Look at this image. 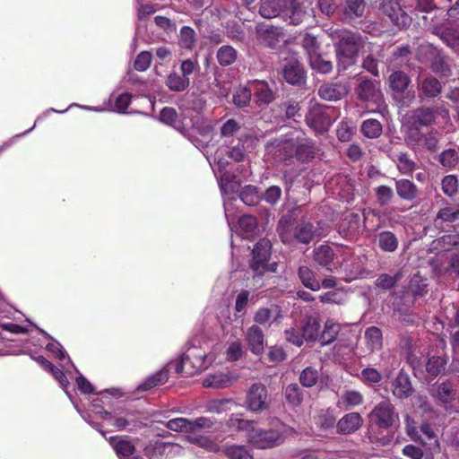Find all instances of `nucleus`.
I'll return each mask as SVG.
<instances>
[{
	"mask_svg": "<svg viewBox=\"0 0 459 459\" xmlns=\"http://www.w3.org/2000/svg\"><path fill=\"white\" fill-rule=\"evenodd\" d=\"M230 427L247 432V442L254 448L270 449L284 443L287 437L294 433V429L280 420H273L269 429L255 428V422L237 417L229 420Z\"/></svg>",
	"mask_w": 459,
	"mask_h": 459,
	"instance_id": "1",
	"label": "nucleus"
},
{
	"mask_svg": "<svg viewBox=\"0 0 459 459\" xmlns=\"http://www.w3.org/2000/svg\"><path fill=\"white\" fill-rule=\"evenodd\" d=\"M325 31L336 46V55L339 61L343 64L344 67L351 65L361 45L360 36L333 26L325 29Z\"/></svg>",
	"mask_w": 459,
	"mask_h": 459,
	"instance_id": "2",
	"label": "nucleus"
},
{
	"mask_svg": "<svg viewBox=\"0 0 459 459\" xmlns=\"http://www.w3.org/2000/svg\"><path fill=\"white\" fill-rule=\"evenodd\" d=\"M278 231L281 241L285 244H307L314 238L313 225L309 222H300L294 226L287 220H281Z\"/></svg>",
	"mask_w": 459,
	"mask_h": 459,
	"instance_id": "3",
	"label": "nucleus"
},
{
	"mask_svg": "<svg viewBox=\"0 0 459 459\" xmlns=\"http://www.w3.org/2000/svg\"><path fill=\"white\" fill-rule=\"evenodd\" d=\"M206 357V352L200 348L189 347L182 356L180 362L176 364L175 370L178 374L186 373V375L201 372L209 366Z\"/></svg>",
	"mask_w": 459,
	"mask_h": 459,
	"instance_id": "4",
	"label": "nucleus"
},
{
	"mask_svg": "<svg viewBox=\"0 0 459 459\" xmlns=\"http://www.w3.org/2000/svg\"><path fill=\"white\" fill-rule=\"evenodd\" d=\"M328 108H324L318 104H311L309 111L306 116L307 126L317 134H324L328 131L333 120L328 114Z\"/></svg>",
	"mask_w": 459,
	"mask_h": 459,
	"instance_id": "5",
	"label": "nucleus"
},
{
	"mask_svg": "<svg viewBox=\"0 0 459 459\" xmlns=\"http://www.w3.org/2000/svg\"><path fill=\"white\" fill-rule=\"evenodd\" d=\"M369 419L377 427L383 429L390 428L399 420L394 406L386 401H383L375 406L369 414Z\"/></svg>",
	"mask_w": 459,
	"mask_h": 459,
	"instance_id": "6",
	"label": "nucleus"
},
{
	"mask_svg": "<svg viewBox=\"0 0 459 459\" xmlns=\"http://www.w3.org/2000/svg\"><path fill=\"white\" fill-rule=\"evenodd\" d=\"M144 455L150 459L169 458L179 455L182 447L175 443L161 441L150 442L144 447Z\"/></svg>",
	"mask_w": 459,
	"mask_h": 459,
	"instance_id": "7",
	"label": "nucleus"
},
{
	"mask_svg": "<svg viewBox=\"0 0 459 459\" xmlns=\"http://www.w3.org/2000/svg\"><path fill=\"white\" fill-rule=\"evenodd\" d=\"M271 247V242L266 238L259 240L255 246L250 266L256 273L263 274L267 270Z\"/></svg>",
	"mask_w": 459,
	"mask_h": 459,
	"instance_id": "8",
	"label": "nucleus"
},
{
	"mask_svg": "<svg viewBox=\"0 0 459 459\" xmlns=\"http://www.w3.org/2000/svg\"><path fill=\"white\" fill-rule=\"evenodd\" d=\"M383 12L389 17L391 22L400 29L408 27L411 24V17L403 11L401 5L395 0L384 2Z\"/></svg>",
	"mask_w": 459,
	"mask_h": 459,
	"instance_id": "9",
	"label": "nucleus"
},
{
	"mask_svg": "<svg viewBox=\"0 0 459 459\" xmlns=\"http://www.w3.org/2000/svg\"><path fill=\"white\" fill-rule=\"evenodd\" d=\"M256 36L263 45L269 48H275L283 39L281 28L267 23L257 25Z\"/></svg>",
	"mask_w": 459,
	"mask_h": 459,
	"instance_id": "10",
	"label": "nucleus"
},
{
	"mask_svg": "<svg viewBox=\"0 0 459 459\" xmlns=\"http://www.w3.org/2000/svg\"><path fill=\"white\" fill-rule=\"evenodd\" d=\"M437 109L432 108H420L412 111L408 116V123L411 128L418 131L420 126H428L432 125L437 117Z\"/></svg>",
	"mask_w": 459,
	"mask_h": 459,
	"instance_id": "11",
	"label": "nucleus"
},
{
	"mask_svg": "<svg viewBox=\"0 0 459 459\" xmlns=\"http://www.w3.org/2000/svg\"><path fill=\"white\" fill-rule=\"evenodd\" d=\"M357 93L361 100L372 102L377 108H379L384 102L380 91L369 79L361 80L357 88Z\"/></svg>",
	"mask_w": 459,
	"mask_h": 459,
	"instance_id": "12",
	"label": "nucleus"
},
{
	"mask_svg": "<svg viewBox=\"0 0 459 459\" xmlns=\"http://www.w3.org/2000/svg\"><path fill=\"white\" fill-rule=\"evenodd\" d=\"M350 86L346 82L325 83L318 89V95L329 101L339 100L348 94Z\"/></svg>",
	"mask_w": 459,
	"mask_h": 459,
	"instance_id": "13",
	"label": "nucleus"
},
{
	"mask_svg": "<svg viewBox=\"0 0 459 459\" xmlns=\"http://www.w3.org/2000/svg\"><path fill=\"white\" fill-rule=\"evenodd\" d=\"M108 443L120 459H142L139 455L129 458L134 455L135 446L132 440L126 437H110L108 438Z\"/></svg>",
	"mask_w": 459,
	"mask_h": 459,
	"instance_id": "14",
	"label": "nucleus"
},
{
	"mask_svg": "<svg viewBox=\"0 0 459 459\" xmlns=\"http://www.w3.org/2000/svg\"><path fill=\"white\" fill-rule=\"evenodd\" d=\"M160 119L162 123L169 125L184 135L187 134L190 123L193 127L195 126L192 120L186 122V119H181L177 114V111L172 108H164L160 111Z\"/></svg>",
	"mask_w": 459,
	"mask_h": 459,
	"instance_id": "15",
	"label": "nucleus"
},
{
	"mask_svg": "<svg viewBox=\"0 0 459 459\" xmlns=\"http://www.w3.org/2000/svg\"><path fill=\"white\" fill-rule=\"evenodd\" d=\"M267 400V390L261 384H255L251 386L247 394L248 408L253 411H262L265 408Z\"/></svg>",
	"mask_w": 459,
	"mask_h": 459,
	"instance_id": "16",
	"label": "nucleus"
},
{
	"mask_svg": "<svg viewBox=\"0 0 459 459\" xmlns=\"http://www.w3.org/2000/svg\"><path fill=\"white\" fill-rule=\"evenodd\" d=\"M246 341L252 353L255 355L263 353L264 349V336L259 326L254 325L247 329Z\"/></svg>",
	"mask_w": 459,
	"mask_h": 459,
	"instance_id": "17",
	"label": "nucleus"
},
{
	"mask_svg": "<svg viewBox=\"0 0 459 459\" xmlns=\"http://www.w3.org/2000/svg\"><path fill=\"white\" fill-rule=\"evenodd\" d=\"M106 420H111L112 426H114L118 431H122L126 429L130 431H134L141 427L140 423L135 420L132 412H126L123 414L122 412L115 411L114 414H111L110 419Z\"/></svg>",
	"mask_w": 459,
	"mask_h": 459,
	"instance_id": "18",
	"label": "nucleus"
},
{
	"mask_svg": "<svg viewBox=\"0 0 459 459\" xmlns=\"http://www.w3.org/2000/svg\"><path fill=\"white\" fill-rule=\"evenodd\" d=\"M362 423L363 420L359 413L351 412L340 419L337 422V429L342 434H350L359 429Z\"/></svg>",
	"mask_w": 459,
	"mask_h": 459,
	"instance_id": "19",
	"label": "nucleus"
},
{
	"mask_svg": "<svg viewBox=\"0 0 459 459\" xmlns=\"http://www.w3.org/2000/svg\"><path fill=\"white\" fill-rule=\"evenodd\" d=\"M282 75L287 82L296 84L302 81L304 72L299 61L290 59L285 63L282 68Z\"/></svg>",
	"mask_w": 459,
	"mask_h": 459,
	"instance_id": "20",
	"label": "nucleus"
},
{
	"mask_svg": "<svg viewBox=\"0 0 459 459\" xmlns=\"http://www.w3.org/2000/svg\"><path fill=\"white\" fill-rule=\"evenodd\" d=\"M284 3V18L289 19L290 23L293 25L300 24L305 16L306 12L304 8L298 3H295L292 0H283Z\"/></svg>",
	"mask_w": 459,
	"mask_h": 459,
	"instance_id": "21",
	"label": "nucleus"
},
{
	"mask_svg": "<svg viewBox=\"0 0 459 459\" xmlns=\"http://www.w3.org/2000/svg\"><path fill=\"white\" fill-rule=\"evenodd\" d=\"M295 140L296 141H294V138L286 140L284 143V148L289 149V156H292L295 152L297 158L299 160L304 161L305 159L311 155V148L308 145H304V143H299V135L296 136Z\"/></svg>",
	"mask_w": 459,
	"mask_h": 459,
	"instance_id": "22",
	"label": "nucleus"
},
{
	"mask_svg": "<svg viewBox=\"0 0 459 459\" xmlns=\"http://www.w3.org/2000/svg\"><path fill=\"white\" fill-rule=\"evenodd\" d=\"M407 137L409 141L415 142L418 145L426 147L429 150H433L437 143V138L434 133L422 134L412 128H410Z\"/></svg>",
	"mask_w": 459,
	"mask_h": 459,
	"instance_id": "23",
	"label": "nucleus"
},
{
	"mask_svg": "<svg viewBox=\"0 0 459 459\" xmlns=\"http://www.w3.org/2000/svg\"><path fill=\"white\" fill-rule=\"evenodd\" d=\"M255 100L258 104H269L274 99L273 91L265 82H254L252 83Z\"/></svg>",
	"mask_w": 459,
	"mask_h": 459,
	"instance_id": "24",
	"label": "nucleus"
},
{
	"mask_svg": "<svg viewBox=\"0 0 459 459\" xmlns=\"http://www.w3.org/2000/svg\"><path fill=\"white\" fill-rule=\"evenodd\" d=\"M412 391L408 375L400 372L393 383V394L398 398L408 397Z\"/></svg>",
	"mask_w": 459,
	"mask_h": 459,
	"instance_id": "25",
	"label": "nucleus"
},
{
	"mask_svg": "<svg viewBox=\"0 0 459 459\" xmlns=\"http://www.w3.org/2000/svg\"><path fill=\"white\" fill-rule=\"evenodd\" d=\"M283 0H262V4L259 9L261 16L266 19H272L277 17L281 12L284 10Z\"/></svg>",
	"mask_w": 459,
	"mask_h": 459,
	"instance_id": "26",
	"label": "nucleus"
},
{
	"mask_svg": "<svg viewBox=\"0 0 459 459\" xmlns=\"http://www.w3.org/2000/svg\"><path fill=\"white\" fill-rule=\"evenodd\" d=\"M232 383L233 378L229 374L221 372L209 375L203 380V385L211 388H224Z\"/></svg>",
	"mask_w": 459,
	"mask_h": 459,
	"instance_id": "27",
	"label": "nucleus"
},
{
	"mask_svg": "<svg viewBox=\"0 0 459 459\" xmlns=\"http://www.w3.org/2000/svg\"><path fill=\"white\" fill-rule=\"evenodd\" d=\"M410 78L403 72L396 71L389 76V85L395 93H403L408 88Z\"/></svg>",
	"mask_w": 459,
	"mask_h": 459,
	"instance_id": "28",
	"label": "nucleus"
},
{
	"mask_svg": "<svg viewBox=\"0 0 459 459\" xmlns=\"http://www.w3.org/2000/svg\"><path fill=\"white\" fill-rule=\"evenodd\" d=\"M397 195L404 200L411 201L417 195L416 186L408 179H400L395 183Z\"/></svg>",
	"mask_w": 459,
	"mask_h": 459,
	"instance_id": "29",
	"label": "nucleus"
},
{
	"mask_svg": "<svg viewBox=\"0 0 459 459\" xmlns=\"http://www.w3.org/2000/svg\"><path fill=\"white\" fill-rule=\"evenodd\" d=\"M320 325L316 318L309 317L300 325L304 341H314L317 338Z\"/></svg>",
	"mask_w": 459,
	"mask_h": 459,
	"instance_id": "30",
	"label": "nucleus"
},
{
	"mask_svg": "<svg viewBox=\"0 0 459 459\" xmlns=\"http://www.w3.org/2000/svg\"><path fill=\"white\" fill-rule=\"evenodd\" d=\"M187 440L195 444L206 451L209 452H219L221 447L218 444H216L213 440H212L209 437L200 436L195 433L189 434L187 436Z\"/></svg>",
	"mask_w": 459,
	"mask_h": 459,
	"instance_id": "31",
	"label": "nucleus"
},
{
	"mask_svg": "<svg viewBox=\"0 0 459 459\" xmlns=\"http://www.w3.org/2000/svg\"><path fill=\"white\" fill-rule=\"evenodd\" d=\"M237 56V50L229 45L221 47L216 55L219 64L222 66L232 65L236 61Z\"/></svg>",
	"mask_w": 459,
	"mask_h": 459,
	"instance_id": "32",
	"label": "nucleus"
},
{
	"mask_svg": "<svg viewBox=\"0 0 459 459\" xmlns=\"http://www.w3.org/2000/svg\"><path fill=\"white\" fill-rule=\"evenodd\" d=\"M333 251L329 246L321 245L314 250V259L322 266H328L333 262Z\"/></svg>",
	"mask_w": 459,
	"mask_h": 459,
	"instance_id": "33",
	"label": "nucleus"
},
{
	"mask_svg": "<svg viewBox=\"0 0 459 459\" xmlns=\"http://www.w3.org/2000/svg\"><path fill=\"white\" fill-rule=\"evenodd\" d=\"M188 77H184L177 73L169 74L166 80V85L173 91H184L189 86Z\"/></svg>",
	"mask_w": 459,
	"mask_h": 459,
	"instance_id": "34",
	"label": "nucleus"
},
{
	"mask_svg": "<svg viewBox=\"0 0 459 459\" xmlns=\"http://www.w3.org/2000/svg\"><path fill=\"white\" fill-rule=\"evenodd\" d=\"M367 346L370 351H377L382 346V333L377 327H370L365 332Z\"/></svg>",
	"mask_w": 459,
	"mask_h": 459,
	"instance_id": "35",
	"label": "nucleus"
},
{
	"mask_svg": "<svg viewBox=\"0 0 459 459\" xmlns=\"http://www.w3.org/2000/svg\"><path fill=\"white\" fill-rule=\"evenodd\" d=\"M340 332V325L333 319H328L325 324V329L321 335V342L323 345L333 342L338 333Z\"/></svg>",
	"mask_w": 459,
	"mask_h": 459,
	"instance_id": "36",
	"label": "nucleus"
},
{
	"mask_svg": "<svg viewBox=\"0 0 459 459\" xmlns=\"http://www.w3.org/2000/svg\"><path fill=\"white\" fill-rule=\"evenodd\" d=\"M363 400L364 398L360 392L356 390H347L342 394L339 405H343L345 408H351L360 405L363 403Z\"/></svg>",
	"mask_w": 459,
	"mask_h": 459,
	"instance_id": "37",
	"label": "nucleus"
},
{
	"mask_svg": "<svg viewBox=\"0 0 459 459\" xmlns=\"http://www.w3.org/2000/svg\"><path fill=\"white\" fill-rule=\"evenodd\" d=\"M420 89L426 97H435L441 91L440 82L433 77L425 78L420 84Z\"/></svg>",
	"mask_w": 459,
	"mask_h": 459,
	"instance_id": "38",
	"label": "nucleus"
},
{
	"mask_svg": "<svg viewBox=\"0 0 459 459\" xmlns=\"http://www.w3.org/2000/svg\"><path fill=\"white\" fill-rule=\"evenodd\" d=\"M378 245L383 251L394 252L398 246L396 237L390 231H384L378 235Z\"/></svg>",
	"mask_w": 459,
	"mask_h": 459,
	"instance_id": "39",
	"label": "nucleus"
},
{
	"mask_svg": "<svg viewBox=\"0 0 459 459\" xmlns=\"http://www.w3.org/2000/svg\"><path fill=\"white\" fill-rule=\"evenodd\" d=\"M299 276L302 283L308 289L316 291L320 289V283L314 277L313 272L307 266H301L299 270Z\"/></svg>",
	"mask_w": 459,
	"mask_h": 459,
	"instance_id": "40",
	"label": "nucleus"
},
{
	"mask_svg": "<svg viewBox=\"0 0 459 459\" xmlns=\"http://www.w3.org/2000/svg\"><path fill=\"white\" fill-rule=\"evenodd\" d=\"M169 378L168 371L165 369L160 370L148 377L142 385H139L140 390H149L156 385H161Z\"/></svg>",
	"mask_w": 459,
	"mask_h": 459,
	"instance_id": "41",
	"label": "nucleus"
},
{
	"mask_svg": "<svg viewBox=\"0 0 459 459\" xmlns=\"http://www.w3.org/2000/svg\"><path fill=\"white\" fill-rule=\"evenodd\" d=\"M224 453L230 459H253V455L245 446L233 445L226 446Z\"/></svg>",
	"mask_w": 459,
	"mask_h": 459,
	"instance_id": "42",
	"label": "nucleus"
},
{
	"mask_svg": "<svg viewBox=\"0 0 459 459\" xmlns=\"http://www.w3.org/2000/svg\"><path fill=\"white\" fill-rule=\"evenodd\" d=\"M308 60L312 69L319 73L328 74L333 69L332 63L324 59L318 53L311 54V56L308 58Z\"/></svg>",
	"mask_w": 459,
	"mask_h": 459,
	"instance_id": "43",
	"label": "nucleus"
},
{
	"mask_svg": "<svg viewBox=\"0 0 459 459\" xmlns=\"http://www.w3.org/2000/svg\"><path fill=\"white\" fill-rule=\"evenodd\" d=\"M361 131L368 138H377L382 133V126L377 119H367L361 126Z\"/></svg>",
	"mask_w": 459,
	"mask_h": 459,
	"instance_id": "44",
	"label": "nucleus"
},
{
	"mask_svg": "<svg viewBox=\"0 0 459 459\" xmlns=\"http://www.w3.org/2000/svg\"><path fill=\"white\" fill-rule=\"evenodd\" d=\"M365 4L363 0H346L344 13L347 17H359L363 14Z\"/></svg>",
	"mask_w": 459,
	"mask_h": 459,
	"instance_id": "45",
	"label": "nucleus"
},
{
	"mask_svg": "<svg viewBox=\"0 0 459 459\" xmlns=\"http://www.w3.org/2000/svg\"><path fill=\"white\" fill-rule=\"evenodd\" d=\"M251 96V89L240 86L233 93V103L239 108L246 107L250 102Z\"/></svg>",
	"mask_w": 459,
	"mask_h": 459,
	"instance_id": "46",
	"label": "nucleus"
},
{
	"mask_svg": "<svg viewBox=\"0 0 459 459\" xmlns=\"http://www.w3.org/2000/svg\"><path fill=\"white\" fill-rule=\"evenodd\" d=\"M318 377L319 374L316 368L312 367H307L300 373L299 382L303 386L311 387L316 384Z\"/></svg>",
	"mask_w": 459,
	"mask_h": 459,
	"instance_id": "47",
	"label": "nucleus"
},
{
	"mask_svg": "<svg viewBox=\"0 0 459 459\" xmlns=\"http://www.w3.org/2000/svg\"><path fill=\"white\" fill-rule=\"evenodd\" d=\"M241 201L247 205H255L260 200L257 188L254 186H246L240 193Z\"/></svg>",
	"mask_w": 459,
	"mask_h": 459,
	"instance_id": "48",
	"label": "nucleus"
},
{
	"mask_svg": "<svg viewBox=\"0 0 459 459\" xmlns=\"http://www.w3.org/2000/svg\"><path fill=\"white\" fill-rule=\"evenodd\" d=\"M238 225L246 238L255 234L257 229L256 219L251 215L241 216L238 220Z\"/></svg>",
	"mask_w": 459,
	"mask_h": 459,
	"instance_id": "49",
	"label": "nucleus"
},
{
	"mask_svg": "<svg viewBox=\"0 0 459 459\" xmlns=\"http://www.w3.org/2000/svg\"><path fill=\"white\" fill-rule=\"evenodd\" d=\"M180 45L187 49H192L195 45V32L189 26H184L180 30Z\"/></svg>",
	"mask_w": 459,
	"mask_h": 459,
	"instance_id": "50",
	"label": "nucleus"
},
{
	"mask_svg": "<svg viewBox=\"0 0 459 459\" xmlns=\"http://www.w3.org/2000/svg\"><path fill=\"white\" fill-rule=\"evenodd\" d=\"M446 360L442 357H432L426 364V370L433 377L437 376L445 370Z\"/></svg>",
	"mask_w": 459,
	"mask_h": 459,
	"instance_id": "51",
	"label": "nucleus"
},
{
	"mask_svg": "<svg viewBox=\"0 0 459 459\" xmlns=\"http://www.w3.org/2000/svg\"><path fill=\"white\" fill-rule=\"evenodd\" d=\"M285 398L292 406H298L302 402V394L297 384H290L285 389Z\"/></svg>",
	"mask_w": 459,
	"mask_h": 459,
	"instance_id": "52",
	"label": "nucleus"
},
{
	"mask_svg": "<svg viewBox=\"0 0 459 459\" xmlns=\"http://www.w3.org/2000/svg\"><path fill=\"white\" fill-rule=\"evenodd\" d=\"M437 220L446 222H455L459 220V206H446L439 210Z\"/></svg>",
	"mask_w": 459,
	"mask_h": 459,
	"instance_id": "53",
	"label": "nucleus"
},
{
	"mask_svg": "<svg viewBox=\"0 0 459 459\" xmlns=\"http://www.w3.org/2000/svg\"><path fill=\"white\" fill-rule=\"evenodd\" d=\"M439 161L444 167L453 169L458 164L459 156L454 149L445 150L440 154Z\"/></svg>",
	"mask_w": 459,
	"mask_h": 459,
	"instance_id": "54",
	"label": "nucleus"
},
{
	"mask_svg": "<svg viewBox=\"0 0 459 459\" xmlns=\"http://www.w3.org/2000/svg\"><path fill=\"white\" fill-rule=\"evenodd\" d=\"M166 427L173 431L191 434L189 420L186 418L172 419L166 423Z\"/></svg>",
	"mask_w": 459,
	"mask_h": 459,
	"instance_id": "55",
	"label": "nucleus"
},
{
	"mask_svg": "<svg viewBox=\"0 0 459 459\" xmlns=\"http://www.w3.org/2000/svg\"><path fill=\"white\" fill-rule=\"evenodd\" d=\"M397 167L401 173L409 174L415 169V163L406 153L399 152L396 156Z\"/></svg>",
	"mask_w": 459,
	"mask_h": 459,
	"instance_id": "56",
	"label": "nucleus"
},
{
	"mask_svg": "<svg viewBox=\"0 0 459 459\" xmlns=\"http://www.w3.org/2000/svg\"><path fill=\"white\" fill-rule=\"evenodd\" d=\"M400 279H401L400 273H396L394 275L384 273L377 277L375 284H376V286H377L379 288L388 290V289L393 288Z\"/></svg>",
	"mask_w": 459,
	"mask_h": 459,
	"instance_id": "57",
	"label": "nucleus"
},
{
	"mask_svg": "<svg viewBox=\"0 0 459 459\" xmlns=\"http://www.w3.org/2000/svg\"><path fill=\"white\" fill-rule=\"evenodd\" d=\"M220 187L224 194L234 193L238 188V183L233 179L230 174L224 173L220 179Z\"/></svg>",
	"mask_w": 459,
	"mask_h": 459,
	"instance_id": "58",
	"label": "nucleus"
},
{
	"mask_svg": "<svg viewBox=\"0 0 459 459\" xmlns=\"http://www.w3.org/2000/svg\"><path fill=\"white\" fill-rule=\"evenodd\" d=\"M244 354L243 345L240 342L235 341L230 343L226 351V359L228 361H237Z\"/></svg>",
	"mask_w": 459,
	"mask_h": 459,
	"instance_id": "59",
	"label": "nucleus"
},
{
	"mask_svg": "<svg viewBox=\"0 0 459 459\" xmlns=\"http://www.w3.org/2000/svg\"><path fill=\"white\" fill-rule=\"evenodd\" d=\"M359 378L366 383L377 384L381 381L382 376L377 369L368 367L361 371Z\"/></svg>",
	"mask_w": 459,
	"mask_h": 459,
	"instance_id": "60",
	"label": "nucleus"
},
{
	"mask_svg": "<svg viewBox=\"0 0 459 459\" xmlns=\"http://www.w3.org/2000/svg\"><path fill=\"white\" fill-rule=\"evenodd\" d=\"M152 63V54L149 51H142L135 58L134 68L139 72L146 71Z\"/></svg>",
	"mask_w": 459,
	"mask_h": 459,
	"instance_id": "61",
	"label": "nucleus"
},
{
	"mask_svg": "<svg viewBox=\"0 0 459 459\" xmlns=\"http://www.w3.org/2000/svg\"><path fill=\"white\" fill-rule=\"evenodd\" d=\"M441 39L450 48L459 44V31L455 29H446L441 32Z\"/></svg>",
	"mask_w": 459,
	"mask_h": 459,
	"instance_id": "62",
	"label": "nucleus"
},
{
	"mask_svg": "<svg viewBox=\"0 0 459 459\" xmlns=\"http://www.w3.org/2000/svg\"><path fill=\"white\" fill-rule=\"evenodd\" d=\"M457 187H458V180L455 176L449 175L443 178L442 189L446 195L452 196L453 195H455L457 192Z\"/></svg>",
	"mask_w": 459,
	"mask_h": 459,
	"instance_id": "63",
	"label": "nucleus"
},
{
	"mask_svg": "<svg viewBox=\"0 0 459 459\" xmlns=\"http://www.w3.org/2000/svg\"><path fill=\"white\" fill-rule=\"evenodd\" d=\"M454 390L449 383L441 384L437 390V399L446 403L453 399Z\"/></svg>",
	"mask_w": 459,
	"mask_h": 459,
	"instance_id": "64",
	"label": "nucleus"
}]
</instances>
